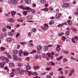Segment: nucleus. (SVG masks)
Masks as SVG:
<instances>
[{"label": "nucleus", "mask_w": 78, "mask_h": 78, "mask_svg": "<svg viewBox=\"0 0 78 78\" xmlns=\"http://www.w3.org/2000/svg\"><path fill=\"white\" fill-rule=\"evenodd\" d=\"M71 29L72 30H73L74 31H76V29L75 27H72Z\"/></svg>", "instance_id": "a18cd8bd"}, {"label": "nucleus", "mask_w": 78, "mask_h": 78, "mask_svg": "<svg viewBox=\"0 0 78 78\" xmlns=\"http://www.w3.org/2000/svg\"><path fill=\"white\" fill-rule=\"evenodd\" d=\"M9 66H10V67H13L14 66V64L13 63H11L9 64Z\"/></svg>", "instance_id": "473e14b6"}, {"label": "nucleus", "mask_w": 78, "mask_h": 78, "mask_svg": "<svg viewBox=\"0 0 78 78\" xmlns=\"http://www.w3.org/2000/svg\"><path fill=\"white\" fill-rule=\"evenodd\" d=\"M0 59H1V60L4 61V59H5V57L4 56H1L0 57Z\"/></svg>", "instance_id": "bb28decb"}, {"label": "nucleus", "mask_w": 78, "mask_h": 78, "mask_svg": "<svg viewBox=\"0 0 78 78\" xmlns=\"http://www.w3.org/2000/svg\"><path fill=\"white\" fill-rule=\"evenodd\" d=\"M0 66L2 68H3L5 65L3 64L2 63H0Z\"/></svg>", "instance_id": "a878e982"}, {"label": "nucleus", "mask_w": 78, "mask_h": 78, "mask_svg": "<svg viewBox=\"0 0 78 78\" xmlns=\"http://www.w3.org/2000/svg\"><path fill=\"white\" fill-rule=\"evenodd\" d=\"M37 49L38 50H41L42 48V46L38 45L37 47Z\"/></svg>", "instance_id": "f3484780"}, {"label": "nucleus", "mask_w": 78, "mask_h": 78, "mask_svg": "<svg viewBox=\"0 0 78 78\" xmlns=\"http://www.w3.org/2000/svg\"><path fill=\"white\" fill-rule=\"evenodd\" d=\"M56 50L57 51H59L61 50V48H60V47H61L60 45H57V46Z\"/></svg>", "instance_id": "7ed1b4c3"}, {"label": "nucleus", "mask_w": 78, "mask_h": 78, "mask_svg": "<svg viewBox=\"0 0 78 78\" xmlns=\"http://www.w3.org/2000/svg\"><path fill=\"white\" fill-rule=\"evenodd\" d=\"M20 44L21 45H26V44H27V42H20Z\"/></svg>", "instance_id": "72a5a7b5"}, {"label": "nucleus", "mask_w": 78, "mask_h": 78, "mask_svg": "<svg viewBox=\"0 0 78 78\" xmlns=\"http://www.w3.org/2000/svg\"><path fill=\"white\" fill-rule=\"evenodd\" d=\"M63 61L64 62H67V59H66V58H64L63 59Z\"/></svg>", "instance_id": "774afa93"}, {"label": "nucleus", "mask_w": 78, "mask_h": 78, "mask_svg": "<svg viewBox=\"0 0 78 78\" xmlns=\"http://www.w3.org/2000/svg\"><path fill=\"white\" fill-rule=\"evenodd\" d=\"M57 26L59 27H63V25H62V24H58Z\"/></svg>", "instance_id": "37998d69"}, {"label": "nucleus", "mask_w": 78, "mask_h": 78, "mask_svg": "<svg viewBox=\"0 0 78 78\" xmlns=\"http://www.w3.org/2000/svg\"><path fill=\"white\" fill-rule=\"evenodd\" d=\"M66 35H69V34H70V32L69 31H67L66 32Z\"/></svg>", "instance_id": "c03bdc74"}, {"label": "nucleus", "mask_w": 78, "mask_h": 78, "mask_svg": "<svg viewBox=\"0 0 78 78\" xmlns=\"http://www.w3.org/2000/svg\"><path fill=\"white\" fill-rule=\"evenodd\" d=\"M32 72H29L28 73V75L29 76H30V75H32Z\"/></svg>", "instance_id": "6e6d98bb"}, {"label": "nucleus", "mask_w": 78, "mask_h": 78, "mask_svg": "<svg viewBox=\"0 0 78 78\" xmlns=\"http://www.w3.org/2000/svg\"><path fill=\"white\" fill-rule=\"evenodd\" d=\"M19 56L21 57L22 56V54H23V51L21 49H20L19 52Z\"/></svg>", "instance_id": "f257e3e1"}, {"label": "nucleus", "mask_w": 78, "mask_h": 78, "mask_svg": "<svg viewBox=\"0 0 78 78\" xmlns=\"http://www.w3.org/2000/svg\"><path fill=\"white\" fill-rule=\"evenodd\" d=\"M63 6L64 8H68V7H69V4L64 3L63 4Z\"/></svg>", "instance_id": "6e6552de"}, {"label": "nucleus", "mask_w": 78, "mask_h": 78, "mask_svg": "<svg viewBox=\"0 0 78 78\" xmlns=\"http://www.w3.org/2000/svg\"><path fill=\"white\" fill-rule=\"evenodd\" d=\"M74 39L75 40V39L77 41H78V37H74Z\"/></svg>", "instance_id": "49530a36"}, {"label": "nucleus", "mask_w": 78, "mask_h": 78, "mask_svg": "<svg viewBox=\"0 0 78 78\" xmlns=\"http://www.w3.org/2000/svg\"><path fill=\"white\" fill-rule=\"evenodd\" d=\"M30 58L29 57H27L26 59V60H30Z\"/></svg>", "instance_id": "338daca9"}, {"label": "nucleus", "mask_w": 78, "mask_h": 78, "mask_svg": "<svg viewBox=\"0 0 78 78\" xmlns=\"http://www.w3.org/2000/svg\"><path fill=\"white\" fill-rule=\"evenodd\" d=\"M44 10H45V12H47L48 11V8H45L44 9Z\"/></svg>", "instance_id": "79ce46f5"}, {"label": "nucleus", "mask_w": 78, "mask_h": 78, "mask_svg": "<svg viewBox=\"0 0 78 78\" xmlns=\"http://www.w3.org/2000/svg\"><path fill=\"white\" fill-rule=\"evenodd\" d=\"M63 58V56H61L60 57L58 58H57V61H60L61 59Z\"/></svg>", "instance_id": "6ab92c4d"}, {"label": "nucleus", "mask_w": 78, "mask_h": 78, "mask_svg": "<svg viewBox=\"0 0 78 78\" xmlns=\"http://www.w3.org/2000/svg\"><path fill=\"white\" fill-rule=\"evenodd\" d=\"M58 71H61L62 70V68H60L58 69Z\"/></svg>", "instance_id": "69168bd1"}, {"label": "nucleus", "mask_w": 78, "mask_h": 78, "mask_svg": "<svg viewBox=\"0 0 78 78\" xmlns=\"http://www.w3.org/2000/svg\"><path fill=\"white\" fill-rule=\"evenodd\" d=\"M11 14L12 16H15V15H16V12L15 11H12L11 12Z\"/></svg>", "instance_id": "1a4fd4ad"}, {"label": "nucleus", "mask_w": 78, "mask_h": 78, "mask_svg": "<svg viewBox=\"0 0 78 78\" xmlns=\"http://www.w3.org/2000/svg\"><path fill=\"white\" fill-rule=\"evenodd\" d=\"M1 51H4L5 50V48L4 47H2L1 48Z\"/></svg>", "instance_id": "7c9ffc66"}, {"label": "nucleus", "mask_w": 78, "mask_h": 78, "mask_svg": "<svg viewBox=\"0 0 78 78\" xmlns=\"http://www.w3.org/2000/svg\"><path fill=\"white\" fill-rule=\"evenodd\" d=\"M14 34L12 33L11 32H9L8 33V35H9V36H13L14 35Z\"/></svg>", "instance_id": "b1692460"}, {"label": "nucleus", "mask_w": 78, "mask_h": 78, "mask_svg": "<svg viewBox=\"0 0 78 78\" xmlns=\"http://www.w3.org/2000/svg\"><path fill=\"white\" fill-rule=\"evenodd\" d=\"M54 23H55L54 21L51 20L49 22V25H52V24H53Z\"/></svg>", "instance_id": "aec40b11"}, {"label": "nucleus", "mask_w": 78, "mask_h": 78, "mask_svg": "<svg viewBox=\"0 0 78 78\" xmlns=\"http://www.w3.org/2000/svg\"><path fill=\"white\" fill-rule=\"evenodd\" d=\"M51 66H55V63L52 62H51Z\"/></svg>", "instance_id": "864d4df0"}, {"label": "nucleus", "mask_w": 78, "mask_h": 78, "mask_svg": "<svg viewBox=\"0 0 78 78\" xmlns=\"http://www.w3.org/2000/svg\"><path fill=\"white\" fill-rule=\"evenodd\" d=\"M23 10H24V9H26V10H27L28 12H30V8L29 7H26L24 8H23Z\"/></svg>", "instance_id": "0eeeda50"}, {"label": "nucleus", "mask_w": 78, "mask_h": 78, "mask_svg": "<svg viewBox=\"0 0 78 78\" xmlns=\"http://www.w3.org/2000/svg\"><path fill=\"white\" fill-rule=\"evenodd\" d=\"M40 2L41 3H46V0H41Z\"/></svg>", "instance_id": "4be33fe9"}, {"label": "nucleus", "mask_w": 78, "mask_h": 78, "mask_svg": "<svg viewBox=\"0 0 78 78\" xmlns=\"http://www.w3.org/2000/svg\"><path fill=\"white\" fill-rule=\"evenodd\" d=\"M13 5H16L17 3V2L16 0H13L11 1Z\"/></svg>", "instance_id": "9d476101"}, {"label": "nucleus", "mask_w": 78, "mask_h": 78, "mask_svg": "<svg viewBox=\"0 0 78 78\" xmlns=\"http://www.w3.org/2000/svg\"><path fill=\"white\" fill-rule=\"evenodd\" d=\"M10 76L11 77H13L14 76V73L13 72L12 73L10 74Z\"/></svg>", "instance_id": "c9c22d12"}, {"label": "nucleus", "mask_w": 78, "mask_h": 78, "mask_svg": "<svg viewBox=\"0 0 78 78\" xmlns=\"http://www.w3.org/2000/svg\"><path fill=\"white\" fill-rule=\"evenodd\" d=\"M7 57H8V58H9V59H12V57H11V56L9 55H7Z\"/></svg>", "instance_id": "ea45409f"}, {"label": "nucleus", "mask_w": 78, "mask_h": 78, "mask_svg": "<svg viewBox=\"0 0 78 78\" xmlns=\"http://www.w3.org/2000/svg\"><path fill=\"white\" fill-rule=\"evenodd\" d=\"M69 72H70L71 73H74V70H71L69 71Z\"/></svg>", "instance_id": "3c124183"}, {"label": "nucleus", "mask_w": 78, "mask_h": 78, "mask_svg": "<svg viewBox=\"0 0 78 78\" xmlns=\"http://www.w3.org/2000/svg\"><path fill=\"white\" fill-rule=\"evenodd\" d=\"M42 56L44 59H45L46 57H47V55L45 54H43L42 55Z\"/></svg>", "instance_id": "cd10ccee"}, {"label": "nucleus", "mask_w": 78, "mask_h": 78, "mask_svg": "<svg viewBox=\"0 0 78 78\" xmlns=\"http://www.w3.org/2000/svg\"><path fill=\"white\" fill-rule=\"evenodd\" d=\"M32 75H37V73L36 72H34L33 73Z\"/></svg>", "instance_id": "09e8293b"}, {"label": "nucleus", "mask_w": 78, "mask_h": 78, "mask_svg": "<svg viewBox=\"0 0 78 78\" xmlns=\"http://www.w3.org/2000/svg\"><path fill=\"white\" fill-rule=\"evenodd\" d=\"M31 11L33 13V14H34L35 13V10L33 9H31Z\"/></svg>", "instance_id": "58836bf2"}, {"label": "nucleus", "mask_w": 78, "mask_h": 78, "mask_svg": "<svg viewBox=\"0 0 78 78\" xmlns=\"http://www.w3.org/2000/svg\"><path fill=\"white\" fill-rule=\"evenodd\" d=\"M39 56H38V55H36L35 57V59H38V58Z\"/></svg>", "instance_id": "8fccbe9b"}, {"label": "nucleus", "mask_w": 78, "mask_h": 78, "mask_svg": "<svg viewBox=\"0 0 78 78\" xmlns=\"http://www.w3.org/2000/svg\"><path fill=\"white\" fill-rule=\"evenodd\" d=\"M20 68L19 69H16L15 70V73H16V74H17V73H19L20 72Z\"/></svg>", "instance_id": "f03ea898"}, {"label": "nucleus", "mask_w": 78, "mask_h": 78, "mask_svg": "<svg viewBox=\"0 0 78 78\" xmlns=\"http://www.w3.org/2000/svg\"><path fill=\"white\" fill-rule=\"evenodd\" d=\"M6 28H7L8 29H11V27L10 26H7Z\"/></svg>", "instance_id": "de8ad7c7"}, {"label": "nucleus", "mask_w": 78, "mask_h": 78, "mask_svg": "<svg viewBox=\"0 0 78 78\" xmlns=\"http://www.w3.org/2000/svg\"><path fill=\"white\" fill-rule=\"evenodd\" d=\"M6 41L8 42H11V41H12V39L9 37H8V38H7Z\"/></svg>", "instance_id": "ddd939ff"}, {"label": "nucleus", "mask_w": 78, "mask_h": 78, "mask_svg": "<svg viewBox=\"0 0 78 78\" xmlns=\"http://www.w3.org/2000/svg\"><path fill=\"white\" fill-rule=\"evenodd\" d=\"M4 70H7V72H9V69H8V68L7 66H5L4 67Z\"/></svg>", "instance_id": "2eb2a0df"}, {"label": "nucleus", "mask_w": 78, "mask_h": 78, "mask_svg": "<svg viewBox=\"0 0 78 78\" xmlns=\"http://www.w3.org/2000/svg\"><path fill=\"white\" fill-rule=\"evenodd\" d=\"M56 18L57 19H59V13H57L56 14Z\"/></svg>", "instance_id": "5701e85b"}, {"label": "nucleus", "mask_w": 78, "mask_h": 78, "mask_svg": "<svg viewBox=\"0 0 78 78\" xmlns=\"http://www.w3.org/2000/svg\"><path fill=\"white\" fill-rule=\"evenodd\" d=\"M5 61L6 62H9V60L8 59V58H5Z\"/></svg>", "instance_id": "4c0bfd02"}, {"label": "nucleus", "mask_w": 78, "mask_h": 78, "mask_svg": "<svg viewBox=\"0 0 78 78\" xmlns=\"http://www.w3.org/2000/svg\"><path fill=\"white\" fill-rule=\"evenodd\" d=\"M44 48L46 50H48V46H44Z\"/></svg>", "instance_id": "e433bc0d"}, {"label": "nucleus", "mask_w": 78, "mask_h": 78, "mask_svg": "<svg viewBox=\"0 0 78 78\" xmlns=\"http://www.w3.org/2000/svg\"><path fill=\"white\" fill-rule=\"evenodd\" d=\"M13 53L15 54H17V53H18V51L16 50H14L13 51Z\"/></svg>", "instance_id": "c85d7f7f"}, {"label": "nucleus", "mask_w": 78, "mask_h": 78, "mask_svg": "<svg viewBox=\"0 0 78 78\" xmlns=\"http://www.w3.org/2000/svg\"><path fill=\"white\" fill-rule=\"evenodd\" d=\"M1 34L2 38H4V36H3V33H1Z\"/></svg>", "instance_id": "e2e57ef3"}, {"label": "nucleus", "mask_w": 78, "mask_h": 78, "mask_svg": "<svg viewBox=\"0 0 78 78\" xmlns=\"http://www.w3.org/2000/svg\"><path fill=\"white\" fill-rule=\"evenodd\" d=\"M68 24L69 25H72V21L70 20H68L67 21Z\"/></svg>", "instance_id": "9b49d317"}, {"label": "nucleus", "mask_w": 78, "mask_h": 78, "mask_svg": "<svg viewBox=\"0 0 78 78\" xmlns=\"http://www.w3.org/2000/svg\"><path fill=\"white\" fill-rule=\"evenodd\" d=\"M8 21L10 22H14V20L12 18H9L8 19Z\"/></svg>", "instance_id": "f8f14e48"}, {"label": "nucleus", "mask_w": 78, "mask_h": 78, "mask_svg": "<svg viewBox=\"0 0 78 78\" xmlns=\"http://www.w3.org/2000/svg\"><path fill=\"white\" fill-rule=\"evenodd\" d=\"M66 38L64 36H63L62 38V40L63 42L65 41V40L66 39Z\"/></svg>", "instance_id": "f704fd0d"}, {"label": "nucleus", "mask_w": 78, "mask_h": 78, "mask_svg": "<svg viewBox=\"0 0 78 78\" xmlns=\"http://www.w3.org/2000/svg\"><path fill=\"white\" fill-rule=\"evenodd\" d=\"M45 69L46 70H50V68H45Z\"/></svg>", "instance_id": "680f3d73"}, {"label": "nucleus", "mask_w": 78, "mask_h": 78, "mask_svg": "<svg viewBox=\"0 0 78 78\" xmlns=\"http://www.w3.org/2000/svg\"><path fill=\"white\" fill-rule=\"evenodd\" d=\"M13 57L14 60H15V61L18 60V58L17 57V56L15 55H13Z\"/></svg>", "instance_id": "20e7f679"}, {"label": "nucleus", "mask_w": 78, "mask_h": 78, "mask_svg": "<svg viewBox=\"0 0 78 78\" xmlns=\"http://www.w3.org/2000/svg\"><path fill=\"white\" fill-rule=\"evenodd\" d=\"M26 69L27 70H30L31 69V67L30 65H27V66Z\"/></svg>", "instance_id": "a211bd4d"}, {"label": "nucleus", "mask_w": 78, "mask_h": 78, "mask_svg": "<svg viewBox=\"0 0 78 78\" xmlns=\"http://www.w3.org/2000/svg\"><path fill=\"white\" fill-rule=\"evenodd\" d=\"M24 2L27 4H30V3H31V0H25Z\"/></svg>", "instance_id": "423d86ee"}, {"label": "nucleus", "mask_w": 78, "mask_h": 78, "mask_svg": "<svg viewBox=\"0 0 78 78\" xmlns=\"http://www.w3.org/2000/svg\"><path fill=\"white\" fill-rule=\"evenodd\" d=\"M64 32H61L58 34V36H62L64 34Z\"/></svg>", "instance_id": "393cba45"}, {"label": "nucleus", "mask_w": 78, "mask_h": 78, "mask_svg": "<svg viewBox=\"0 0 78 78\" xmlns=\"http://www.w3.org/2000/svg\"><path fill=\"white\" fill-rule=\"evenodd\" d=\"M32 31L33 32H34L36 31V28H34L33 29Z\"/></svg>", "instance_id": "052dcab7"}, {"label": "nucleus", "mask_w": 78, "mask_h": 78, "mask_svg": "<svg viewBox=\"0 0 78 78\" xmlns=\"http://www.w3.org/2000/svg\"><path fill=\"white\" fill-rule=\"evenodd\" d=\"M36 52L37 51L35 50H33L32 51L30 52V54H33V53H36Z\"/></svg>", "instance_id": "412c9836"}, {"label": "nucleus", "mask_w": 78, "mask_h": 78, "mask_svg": "<svg viewBox=\"0 0 78 78\" xmlns=\"http://www.w3.org/2000/svg\"><path fill=\"white\" fill-rule=\"evenodd\" d=\"M47 66H51V62H48L47 64Z\"/></svg>", "instance_id": "a19ab883"}, {"label": "nucleus", "mask_w": 78, "mask_h": 78, "mask_svg": "<svg viewBox=\"0 0 78 78\" xmlns=\"http://www.w3.org/2000/svg\"><path fill=\"white\" fill-rule=\"evenodd\" d=\"M23 14L24 16H26L28 14V13L27 11H23Z\"/></svg>", "instance_id": "c756f323"}, {"label": "nucleus", "mask_w": 78, "mask_h": 78, "mask_svg": "<svg viewBox=\"0 0 78 78\" xmlns=\"http://www.w3.org/2000/svg\"><path fill=\"white\" fill-rule=\"evenodd\" d=\"M50 56H49L48 57H47L46 58L47 60H49V59H50Z\"/></svg>", "instance_id": "bf43d9fd"}, {"label": "nucleus", "mask_w": 78, "mask_h": 78, "mask_svg": "<svg viewBox=\"0 0 78 78\" xmlns=\"http://www.w3.org/2000/svg\"><path fill=\"white\" fill-rule=\"evenodd\" d=\"M46 77L47 78H52L51 76L49 75H47Z\"/></svg>", "instance_id": "5fc2aeb1"}, {"label": "nucleus", "mask_w": 78, "mask_h": 78, "mask_svg": "<svg viewBox=\"0 0 78 78\" xmlns=\"http://www.w3.org/2000/svg\"><path fill=\"white\" fill-rule=\"evenodd\" d=\"M62 23V24L63 25V26H64V25H66V24H67V23L66 22L63 23Z\"/></svg>", "instance_id": "4d7b16f0"}, {"label": "nucleus", "mask_w": 78, "mask_h": 78, "mask_svg": "<svg viewBox=\"0 0 78 78\" xmlns=\"http://www.w3.org/2000/svg\"><path fill=\"white\" fill-rule=\"evenodd\" d=\"M27 19L28 20H31V19H32V16L30 15H29L27 16Z\"/></svg>", "instance_id": "dca6fc26"}, {"label": "nucleus", "mask_w": 78, "mask_h": 78, "mask_svg": "<svg viewBox=\"0 0 78 78\" xmlns=\"http://www.w3.org/2000/svg\"><path fill=\"white\" fill-rule=\"evenodd\" d=\"M28 54H29V53L27 52L24 51L23 52V55L24 56H27Z\"/></svg>", "instance_id": "4468645a"}, {"label": "nucleus", "mask_w": 78, "mask_h": 78, "mask_svg": "<svg viewBox=\"0 0 78 78\" xmlns=\"http://www.w3.org/2000/svg\"><path fill=\"white\" fill-rule=\"evenodd\" d=\"M23 73V70H22L20 72V74L21 75V74H22Z\"/></svg>", "instance_id": "0e129e2a"}, {"label": "nucleus", "mask_w": 78, "mask_h": 78, "mask_svg": "<svg viewBox=\"0 0 78 78\" xmlns=\"http://www.w3.org/2000/svg\"><path fill=\"white\" fill-rule=\"evenodd\" d=\"M43 30H47V27L44 26L43 28Z\"/></svg>", "instance_id": "603ef678"}, {"label": "nucleus", "mask_w": 78, "mask_h": 78, "mask_svg": "<svg viewBox=\"0 0 78 78\" xmlns=\"http://www.w3.org/2000/svg\"><path fill=\"white\" fill-rule=\"evenodd\" d=\"M40 69V66H38L33 67V69L34 70H38V69Z\"/></svg>", "instance_id": "39448f33"}, {"label": "nucleus", "mask_w": 78, "mask_h": 78, "mask_svg": "<svg viewBox=\"0 0 78 78\" xmlns=\"http://www.w3.org/2000/svg\"><path fill=\"white\" fill-rule=\"evenodd\" d=\"M2 31L4 32H5L6 31V28H4L2 29Z\"/></svg>", "instance_id": "13d9d810"}, {"label": "nucleus", "mask_w": 78, "mask_h": 78, "mask_svg": "<svg viewBox=\"0 0 78 78\" xmlns=\"http://www.w3.org/2000/svg\"><path fill=\"white\" fill-rule=\"evenodd\" d=\"M75 38L73 37L72 38V42L73 43H76V41H75Z\"/></svg>", "instance_id": "2f4dec72"}]
</instances>
